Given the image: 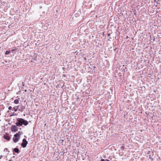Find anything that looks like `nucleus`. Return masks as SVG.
<instances>
[{
	"label": "nucleus",
	"instance_id": "nucleus-8",
	"mask_svg": "<svg viewBox=\"0 0 161 161\" xmlns=\"http://www.w3.org/2000/svg\"><path fill=\"white\" fill-rule=\"evenodd\" d=\"M10 53V51H7L5 53V54H6V55H8V54H9Z\"/></svg>",
	"mask_w": 161,
	"mask_h": 161
},
{
	"label": "nucleus",
	"instance_id": "nucleus-10",
	"mask_svg": "<svg viewBox=\"0 0 161 161\" xmlns=\"http://www.w3.org/2000/svg\"><path fill=\"white\" fill-rule=\"evenodd\" d=\"M12 107L11 106H9L8 108V109L9 110H11V109H12Z\"/></svg>",
	"mask_w": 161,
	"mask_h": 161
},
{
	"label": "nucleus",
	"instance_id": "nucleus-14",
	"mask_svg": "<svg viewBox=\"0 0 161 161\" xmlns=\"http://www.w3.org/2000/svg\"><path fill=\"white\" fill-rule=\"evenodd\" d=\"M6 150H8V149L7 148H5L4 150L5 151Z\"/></svg>",
	"mask_w": 161,
	"mask_h": 161
},
{
	"label": "nucleus",
	"instance_id": "nucleus-3",
	"mask_svg": "<svg viewBox=\"0 0 161 161\" xmlns=\"http://www.w3.org/2000/svg\"><path fill=\"white\" fill-rule=\"evenodd\" d=\"M27 144L28 142L26 141V139H24L23 140L22 143H21V146L23 147H26Z\"/></svg>",
	"mask_w": 161,
	"mask_h": 161
},
{
	"label": "nucleus",
	"instance_id": "nucleus-15",
	"mask_svg": "<svg viewBox=\"0 0 161 161\" xmlns=\"http://www.w3.org/2000/svg\"><path fill=\"white\" fill-rule=\"evenodd\" d=\"M121 148H124V146H122Z\"/></svg>",
	"mask_w": 161,
	"mask_h": 161
},
{
	"label": "nucleus",
	"instance_id": "nucleus-4",
	"mask_svg": "<svg viewBox=\"0 0 161 161\" xmlns=\"http://www.w3.org/2000/svg\"><path fill=\"white\" fill-rule=\"evenodd\" d=\"M11 130L12 131L16 132L18 130V128L16 125L12 126L11 127Z\"/></svg>",
	"mask_w": 161,
	"mask_h": 161
},
{
	"label": "nucleus",
	"instance_id": "nucleus-12",
	"mask_svg": "<svg viewBox=\"0 0 161 161\" xmlns=\"http://www.w3.org/2000/svg\"><path fill=\"white\" fill-rule=\"evenodd\" d=\"M12 50L13 51H15V50H16V48H14Z\"/></svg>",
	"mask_w": 161,
	"mask_h": 161
},
{
	"label": "nucleus",
	"instance_id": "nucleus-16",
	"mask_svg": "<svg viewBox=\"0 0 161 161\" xmlns=\"http://www.w3.org/2000/svg\"><path fill=\"white\" fill-rule=\"evenodd\" d=\"M1 115V113H0V115Z\"/></svg>",
	"mask_w": 161,
	"mask_h": 161
},
{
	"label": "nucleus",
	"instance_id": "nucleus-2",
	"mask_svg": "<svg viewBox=\"0 0 161 161\" xmlns=\"http://www.w3.org/2000/svg\"><path fill=\"white\" fill-rule=\"evenodd\" d=\"M21 135V132L20 131H19L18 133L14 135V137L13 138V140L15 143H16L18 141L20 137V136Z\"/></svg>",
	"mask_w": 161,
	"mask_h": 161
},
{
	"label": "nucleus",
	"instance_id": "nucleus-7",
	"mask_svg": "<svg viewBox=\"0 0 161 161\" xmlns=\"http://www.w3.org/2000/svg\"><path fill=\"white\" fill-rule=\"evenodd\" d=\"M19 101L18 99H15L14 100V103L16 104H17L19 103Z\"/></svg>",
	"mask_w": 161,
	"mask_h": 161
},
{
	"label": "nucleus",
	"instance_id": "nucleus-13",
	"mask_svg": "<svg viewBox=\"0 0 161 161\" xmlns=\"http://www.w3.org/2000/svg\"><path fill=\"white\" fill-rule=\"evenodd\" d=\"M17 109H15L14 111H17Z\"/></svg>",
	"mask_w": 161,
	"mask_h": 161
},
{
	"label": "nucleus",
	"instance_id": "nucleus-1",
	"mask_svg": "<svg viewBox=\"0 0 161 161\" xmlns=\"http://www.w3.org/2000/svg\"><path fill=\"white\" fill-rule=\"evenodd\" d=\"M16 124L17 126H21L23 125H26L28 124V122L23 119L19 118L17 119V122L16 123Z\"/></svg>",
	"mask_w": 161,
	"mask_h": 161
},
{
	"label": "nucleus",
	"instance_id": "nucleus-17",
	"mask_svg": "<svg viewBox=\"0 0 161 161\" xmlns=\"http://www.w3.org/2000/svg\"><path fill=\"white\" fill-rule=\"evenodd\" d=\"M9 161H11V160H9Z\"/></svg>",
	"mask_w": 161,
	"mask_h": 161
},
{
	"label": "nucleus",
	"instance_id": "nucleus-6",
	"mask_svg": "<svg viewBox=\"0 0 161 161\" xmlns=\"http://www.w3.org/2000/svg\"><path fill=\"white\" fill-rule=\"evenodd\" d=\"M14 152L17 153H19V149L17 148H15L14 149Z\"/></svg>",
	"mask_w": 161,
	"mask_h": 161
},
{
	"label": "nucleus",
	"instance_id": "nucleus-9",
	"mask_svg": "<svg viewBox=\"0 0 161 161\" xmlns=\"http://www.w3.org/2000/svg\"><path fill=\"white\" fill-rule=\"evenodd\" d=\"M101 161H109V160L106 159H101Z\"/></svg>",
	"mask_w": 161,
	"mask_h": 161
},
{
	"label": "nucleus",
	"instance_id": "nucleus-5",
	"mask_svg": "<svg viewBox=\"0 0 161 161\" xmlns=\"http://www.w3.org/2000/svg\"><path fill=\"white\" fill-rule=\"evenodd\" d=\"M3 137L5 139H6L8 141L10 139V137L8 135H7V134H6V135H4Z\"/></svg>",
	"mask_w": 161,
	"mask_h": 161
},
{
	"label": "nucleus",
	"instance_id": "nucleus-11",
	"mask_svg": "<svg viewBox=\"0 0 161 161\" xmlns=\"http://www.w3.org/2000/svg\"><path fill=\"white\" fill-rule=\"evenodd\" d=\"M2 157H3V156H2V155H1V156H0V159H1V158H2Z\"/></svg>",
	"mask_w": 161,
	"mask_h": 161
}]
</instances>
